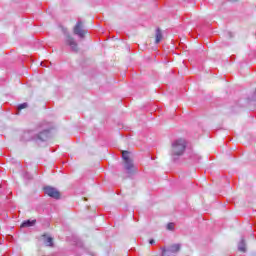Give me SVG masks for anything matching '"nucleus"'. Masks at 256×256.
I'll return each mask as SVG.
<instances>
[{"mask_svg": "<svg viewBox=\"0 0 256 256\" xmlns=\"http://www.w3.org/2000/svg\"><path fill=\"white\" fill-rule=\"evenodd\" d=\"M62 31L64 32V35H65V40H64L65 45L70 47L71 51H73L74 53H77L79 51V44H77V41L75 40V38L69 35L66 29L63 28Z\"/></svg>", "mask_w": 256, "mask_h": 256, "instance_id": "obj_4", "label": "nucleus"}, {"mask_svg": "<svg viewBox=\"0 0 256 256\" xmlns=\"http://www.w3.org/2000/svg\"><path fill=\"white\" fill-rule=\"evenodd\" d=\"M238 251H241L242 253H245V251H247L244 238H242L238 244Z\"/></svg>", "mask_w": 256, "mask_h": 256, "instance_id": "obj_9", "label": "nucleus"}, {"mask_svg": "<svg viewBox=\"0 0 256 256\" xmlns=\"http://www.w3.org/2000/svg\"><path fill=\"white\" fill-rule=\"evenodd\" d=\"M35 223H37V220H25L24 222H22L21 227H34Z\"/></svg>", "mask_w": 256, "mask_h": 256, "instance_id": "obj_8", "label": "nucleus"}, {"mask_svg": "<svg viewBox=\"0 0 256 256\" xmlns=\"http://www.w3.org/2000/svg\"><path fill=\"white\" fill-rule=\"evenodd\" d=\"M187 149V140L183 138L176 139L171 144L170 156L173 161H179V157L184 155Z\"/></svg>", "mask_w": 256, "mask_h": 256, "instance_id": "obj_2", "label": "nucleus"}, {"mask_svg": "<svg viewBox=\"0 0 256 256\" xmlns=\"http://www.w3.org/2000/svg\"><path fill=\"white\" fill-rule=\"evenodd\" d=\"M41 66L42 67H47V65H45V63L41 62Z\"/></svg>", "mask_w": 256, "mask_h": 256, "instance_id": "obj_16", "label": "nucleus"}, {"mask_svg": "<svg viewBox=\"0 0 256 256\" xmlns=\"http://www.w3.org/2000/svg\"><path fill=\"white\" fill-rule=\"evenodd\" d=\"M25 177H26L27 179H31V175H29V173H26V174H25Z\"/></svg>", "mask_w": 256, "mask_h": 256, "instance_id": "obj_15", "label": "nucleus"}, {"mask_svg": "<svg viewBox=\"0 0 256 256\" xmlns=\"http://www.w3.org/2000/svg\"><path fill=\"white\" fill-rule=\"evenodd\" d=\"M167 229H168V231H173V229H175V224H173V223H168V224H167Z\"/></svg>", "mask_w": 256, "mask_h": 256, "instance_id": "obj_13", "label": "nucleus"}, {"mask_svg": "<svg viewBox=\"0 0 256 256\" xmlns=\"http://www.w3.org/2000/svg\"><path fill=\"white\" fill-rule=\"evenodd\" d=\"M27 105H28V104H27L26 102H24V103L18 105L19 111H21V109H27Z\"/></svg>", "mask_w": 256, "mask_h": 256, "instance_id": "obj_12", "label": "nucleus"}, {"mask_svg": "<svg viewBox=\"0 0 256 256\" xmlns=\"http://www.w3.org/2000/svg\"><path fill=\"white\" fill-rule=\"evenodd\" d=\"M161 39H163V34L161 33V29L157 28L155 43H161Z\"/></svg>", "mask_w": 256, "mask_h": 256, "instance_id": "obj_10", "label": "nucleus"}, {"mask_svg": "<svg viewBox=\"0 0 256 256\" xmlns=\"http://www.w3.org/2000/svg\"><path fill=\"white\" fill-rule=\"evenodd\" d=\"M149 243H150V245H155V240L151 239V240L149 241Z\"/></svg>", "mask_w": 256, "mask_h": 256, "instance_id": "obj_14", "label": "nucleus"}, {"mask_svg": "<svg viewBox=\"0 0 256 256\" xmlns=\"http://www.w3.org/2000/svg\"><path fill=\"white\" fill-rule=\"evenodd\" d=\"M44 243L46 247H53V238L47 237L46 235H44Z\"/></svg>", "mask_w": 256, "mask_h": 256, "instance_id": "obj_11", "label": "nucleus"}, {"mask_svg": "<svg viewBox=\"0 0 256 256\" xmlns=\"http://www.w3.org/2000/svg\"><path fill=\"white\" fill-rule=\"evenodd\" d=\"M131 153L129 151L122 152V159L124 160V169L128 175L135 173V164H133V160L129 157Z\"/></svg>", "mask_w": 256, "mask_h": 256, "instance_id": "obj_3", "label": "nucleus"}, {"mask_svg": "<svg viewBox=\"0 0 256 256\" xmlns=\"http://www.w3.org/2000/svg\"><path fill=\"white\" fill-rule=\"evenodd\" d=\"M44 193L45 195H48V197H52V199H59L61 197V194L57 189L51 186L44 187Z\"/></svg>", "mask_w": 256, "mask_h": 256, "instance_id": "obj_7", "label": "nucleus"}, {"mask_svg": "<svg viewBox=\"0 0 256 256\" xmlns=\"http://www.w3.org/2000/svg\"><path fill=\"white\" fill-rule=\"evenodd\" d=\"M180 249H181L180 244H173L168 249L161 248V250H162L161 256H171L174 253H179Z\"/></svg>", "mask_w": 256, "mask_h": 256, "instance_id": "obj_6", "label": "nucleus"}, {"mask_svg": "<svg viewBox=\"0 0 256 256\" xmlns=\"http://www.w3.org/2000/svg\"><path fill=\"white\" fill-rule=\"evenodd\" d=\"M51 137V132L49 129H44L42 131L28 130L22 135V141H47Z\"/></svg>", "mask_w": 256, "mask_h": 256, "instance_id": "obj_1", "label": "nucleus"}, {"mask_svg": "<svg viewBox=\"0 0 256 256\" xmlns=\"http://www.w3.org/2000/svg\"><path fill=\"white\" fill-rule=\"evenodd\" d=\"M74 35H77L80 37V39H83L85 37V34L87 33V30L83 26V22L79 20L76 25L73 28Z\"/></svg>", "mask_w": 256, "mask_h": 256, "instance_id": "obj_5", "label": "nucleus"}]
</instances>
